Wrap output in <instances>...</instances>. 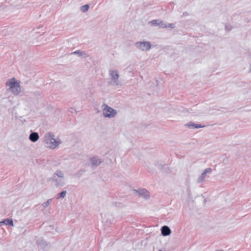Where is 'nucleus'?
Here are the masks:
<instances>
[{
    "label": "nucleus",
    "mask_w": 251,
    "mask_h": 251,
    "mask_svg": "<svg viewBox=\"0 0 251 251\" xmlns=\"http://www.w3.org/2000/svg\"><path fill=\"white\" fill-rule=\"evenodd\" d=\"M137 47L143 50H147L150 49L151 45L149 42H140L136 43Z\"/></svg>",
    "instance_id": "5"
},
{
    "label": "nucleus",
    "mask_w": 251,
    "mask_h": 251,
    "mask_svg": "<svg viewBox=\"0 0 251 251\" xmlns=\"http://www.w3.org/2000/svg\"><path fill=\"white\" fill-rule=\"evenodd\" d=\"M185 126L193 129L199 128L205 126H203L201 124H195L192 122H189L188 123L185 125Z\"/></svg>",
    "instance_id": "11"
},
{
    "label": "nucleus",
    "mask_w": 251,
    "mask_h": 251,
    "mask_svg": "<svg viewBox=\"0 0 251 251\" xmlns=\"http://www.w3.org/2000/svg\"><path fill=\"white\" fill-rule=\"evenodd\" d=\"M50 179L52 180H54V181H55L56 182V186H58L59 185V184L58 183V179L56 178V176L55 175V174H54L53 176L51 178H50Z\"/></svg>",
    "instance_id": "18"
},
{
    "label": "nucleus",
    "mask_w": 251,
    "mask_h": 251,
    "mask_svg": "<svg viewBox=\"0 0 251 251\" xmlns=\"http://www.w3.org/2000/svg\"><path fill=\"white\" fill-rule=\"evenodd\" d=\"M102 107L103 108L102 112L104 117L112 118L115 117L117 115V110L109 106L107 104L103 103Z\"/></svg>",
    "instance_id": "3"
},
{
    "label": "nucleus",
    "mask_w": 251,
    "mask_h": 251,
    "mask_svg": "<svg viewBox=\"0 0 251 251\" xmlns=\"http://www.w3.org/2000/svg\"><path fill=\"white\" fill-rule=\"evenodd\" d=\"M45 142L47 147L54 149L57 147L61 142L60 140H57L54 138L53 134L49 133L45 137Z\"/></svg>",
    "instance_id": "1"
},
{
    "label": "nucleus",
    "mask_w": 251,
    "mask_h": 251,
    "mask_svg": "<svg viewBox=\"0 0 251 251\" xmlns=\"http://www.w3.org/2000/svg\"><path fill=\"white\" fill-rule=\"evenodd\" d=\"M74 53H77L80 55H82V54H85V53L80 50L75 51L74 52Z\"/></svg>",
    "instance_id": "21"
},
{
    "label": "nucleus",
    "mask_w": 251,
    "mask_h": 251,
    "mask_svg": "<svg viewBox=\"0 0 251 251\" xmlns=\"http://www.w3.org/2000/svg\"><path fill=\"white\" fill-rule=\"evenodd\" d=\"M90 160L92 167H96L101 163L100 159L96 156L91 158Z\"/></svg>",
    "instance_id": "9"
},
{
    "label": "nucleus",
    "mask_w": 251,
    "mask_h": 251,
    "mask_svg": "<svg viewBox=\"0 0 251 251\" xmlns=\"http://www.w3.org/2000/svg\"><path fill=\"white\" fill-rule=\"evenodd\" d=\"M249 84H251V81L249 83Z\"/></svg>",
    "instance_id": "26"
},
{
    "label": "nucleus",
    "mask_w": 251,
    "mask_h": 251,
    "mask_svg": "<svg viewBox=\"0 0 251 251\" xmlns=\"http://www.w3.org/2000/svg\"><path fill=\"white\" fill-rule=\"evenodd\" d=\"M212 171V169L210 168L205 169L201 176L198 177L197 179V182L200 183L205 181L206 174L210 173Z\"/></svg>",
    "instance_id": "6"
},
{
    "label": "nucleus",
    "mask_w": 251,
    "mask_h": 251,
    "mask_svg": "<svg viewBox=\"0 0 251 251\" xmlns=\"http://www.w3.org/2000/svg\"><path fill=\"white\" fill-rule=\"evenodd\" d=\"M85 172L83 170H79L75 175V176L77 177H80L81 176H82V174Z\"/></svg>",
    "instance_id": "20"
},
{
    "label": "nucleus",
    "mask_w": 251,
    "mask_h": 251,
    "mask_svg": "<svg viewBox=\"0 0 251 251\" xmlns=\"http://www.w3.org/2000/svg\"><path fill=\"white\" fill-rule=\"evenodd\" d=\"M89 6L88 4H86L81 7V10L83 12H86L89 9Z\"/></svg>",
    "instance_id": "19"
},
{
    "label": "nucleus",
    "mask_w": 251,
    "mask_h": 251,
    "mask_svg": "<svg viewBox=\"0 0 251 251\" xmlns=\"http://www.w3.org/2000/svg\"><path fill=\"white\" fill-rule=\"evenodd\" d=\"M52 201V199H49L47 201H46V202H43L42 204V205L44 207V208H46V207H47L50 204V203Z\"/></svg>",
    "instance_id": "17"
},
{
    "label": "nucleus",
    "mask_w": 251,
    "mask_h": 251,
    "mask_svg": "<svg viewBox=\"0 0 251 251\" xmlns=\"http://www.w3.org/2000/svg\"><path fill=\"white\" fill-rule=\"evenodd\" d=\"M55 175L61 178H62L64 176L63 173L59 170H57L55 172Z\"/></svg>",
    "instance_id": "15"
},
{
    "label": "nucleus",
    "mask_w": 251,
    "mask_h": 251,
    "mask_svg": "<svg viewBox=\"0 0 251 251\" xmlns=\"http://www.w3.org/2000/svg\"><path fill=\"white\" fill-rule=\"evenodd\" d=\"M39 138V134L36 132H31L29 136V139L32 142H36Z\"/></svg>",
    "instance_id": "12"
},
{
    "label": "nucleus",
    "mask_w": 251,
    "mask_h": 251,
    "mask_svg": "<svg viewBox=\"0 0 251 251\" xmlns=\"http://www.w3.org/2000/svg\"><path fill=\"white\" fill-rule=\"evenodd\" d=\"M161 234L164 236L169 235L171 233V229L167 226H164L161 229Z\"/></svg>",
    "instance_id": "10"
},
{
    "label": "nucleus",
    "mask_w": 251,
    "mask_h": 251,
    "mask_svg": "<svg viewBox=\"0 0 251 251\" xmlns=\"http://www.w3.org/2000/svg\"><path fill=\"white\" fill-rule=\"evenodd\" d=\"M69 111L72 113H73L74 112L76 113V110L73 108H71L69 110Z\"/></svg>",
    "instance_id": "23"
},
{
    "label": "nucleus",
    "mask_w": 251,
    "mask_h": 251,
    "mask_svg": "<svg viewBox=\"0 0 251 251\" xmlns=\"http://www.w3.org/2000/svg\"><path fill=\"white\" fill-rule=\"evenodd\" d=\"M36 244L38 248H40L41 249H45L47 247H48L50 245V243H47L42 238L39 239L37 241Z\"/></svg>",
    "instance_id": "8"
},
{
    "label": "nucleus",
    "mask_w": 251,
    "mask_h": 251,
    "mask_svg": "<svg viewBox=\"0 0 251 251\" xmlns=\"http://www.w3.org/2000/svg\"><path fill=\"white\" fill-rule=\"evenodd\" d=\"M67 194V191L64 190L62 191L61 193L58 194V197L57 198V199L59 198H64Z\"/></svg>",
    "instance_id": "16"
},
{
    "label": "nucleus",
    "mask_w": 251,
    "mask_h": 251,
    "mask_svg": "<svg viewBox=\"0 0 251 251\" xmlns=\"http://www.w3.org/2000/svg\"><path fill=\"white\" fill-rule=\"evenodd\" d=\"M18 84H19V83L15 80V78L14 77H12L6 82V86L9 87V89L11 90V89L16 87Z\"/></svg>",
    "instance_id": "7"
},
{
    "label": "nucleus",
    "mask_w": 251,
    "mask_h": 251,
    "mask_svg": "<svg viewBox=\"0 0 251 251\" xmlns=\"http://www.w3.org/2000/svg\"><path fill=\"white\" fill-rule=\"evenodd\" d=\"M3 225L13 226V221L12 219H4L2 221H0V226H1Z\"/></svg>",
    "instance_id": "13"
},
{
    "label": "nucleus",
    "mask_w": 251,
    "mask_h": 251,
    "mask_svg": "<svg viewBox=\"0 0 251 251\" xmlns=\"http://www.w3.org/2000/svg\"><path fill=\"white\" fill-rule=\"evenodd\" d=\"M249 73H251V64H250L249 65Z\"/></svg>",
    "instance_id": "24"
},
{
    "label": "nucleus",
    "mask_w": 251,
    "mask_h": 251,
    "mask_svg": "<svg viewBox=\"0 0 251 251\" xmlns=\"http://www.w3.org/2000/svg\"><path fill=\"white\" fill-rule=\"evenodd\" d=\"M134 191L139 196H141L145 199H148L150 196V192L146 189L142 188L138 190H134Z\"/></svg>",
    "instance_id": "4"
},
{
    "label": "nucleus",
    "mask_w": 251,
    "mask_h": 251,
    "mask_svg": "<svg viewBox=\"0 0 251 251\" xmlns=\"http://www.w3.org/2000/svg\"><path fill=\"white\" fill-rule=\"evenodd\" d=\"M109 76L110 77V81L108 82L109 85L117 86L121 84L119 79L120 75L117 70H109Z\"/></svg>",
    "instance_id": "2"
},
{
    "label": "nucleus",
    "mask_w": 251,
    "mask_h": 251,
    "mask_svg": "<svg viewBox=\"0 0 251 251\" xmlns=\"http://www.w3.org/2000/svg\"><path fill=\"white\" fill-rule=\"evenodd\" d=\"M10 91L14 95H18L21 91L20 84L17 85L16 87L11 89Z\"/></svg>",
    "instance_id": "14"
},
{
    "label": "nucleus",
    "mask_w": 251,
    "mask_h": 251,
    "mask_svg": "<svg viewBox=\"0 0 251 251\" xmlns=\"http://www.w3.org/2000/svg\"><path fill=\"white\" fill-rule=\"evenodd\" d=\"M215 251H223V250H221V251L216 250Z\"/></svg>",
    "instance_id": "25"
},
{
    "label": "nucleus",
    "mask_w": 251,
    "mask_h": 251,
    "mask_svg": "<svg viewBox=\"0 0 251 251\" xmlns=\"http://www.w3.org/2000/svg\"><path fill=\"white\" fill-rule=\"evenodd\" d=\"M155 166H156L158 169H162L163 167L164 166L163 165H159L158 164V163H155Z\"/></svg>",
    "instance_id": "22"
}]
</instances>
